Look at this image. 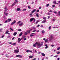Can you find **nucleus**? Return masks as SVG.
I'll return each mask as SVG.
<instances>
[{
    "instance_id": "obj_1",
    "label": "nucleus",
    "mask_w": 60,
    "mask_h": 60,
    "mask_svg": "<svg viewBox=\"0 0 60 60\" xmlns=\"http://www.w3.org/2000/svg\"><path fill=\"white\" fill-rule=\"evenodd\" d=\"M43 42H42L41 43L40 42H39L38 43L37 42L35 44H34L33 45V46L35 47H36V46H37H37L38 47V48H40L41 46H42L43 45Z\"/></svg>"
},
{
    "instance_id": "obj_2",
    "label": "nucleus",
    "mask_w": 60,
    "mask_h": 60,
    "mask_svg": "<svg viewBox=\"0 0 60 60\" xmlns=\"http://www.w3.org/2000/svg\"><path fill=\"white\" fill-rule=\"evenodd\" d=\"M14 52L15 53H18L19 52V49H17L15 50H14Z\"/></svg>"
},
{
    "instance_id": "obj_3",
    "label": "nucleus",
    "mask_w": 60,
    "mask_h": 60,
    "mask_svg": "<svg viewBox=\"0 0 60 60\" xmlns=\"http://www.w3.org/2000/svg\"><path fill=\"white\" fill-rule=\"evenodd\" d=\"M26 52H27V53H29V52H30L32 53H33V52L30 50H28L26 51Z\"/></svg>"
},
{
    "instance_id": "obj_4",
    "label": "nucleus",
    "mask_w": 60,
    "mask_h": 60,
    "mask_svg": "<svg viewBox=\"0 0 60 60\" xmlns=\"http://www.w3.org/2000/svg\"><path fill=\"white\" fill-rule=\"evenodd\" d=\"M16 22V21L15 20H14L13 22L11 24V25H12L13 24H14Z\"/></svg>"
},
{
    "instance_id": "obj_5",
    "label": "nucleus",
    "mask_w": 60,
    "mask_h": 60,
    "mask_svg": "<svg viewBox=\"0 0 60 60\" xmlns=\"http://www.w3.org/2000/svg\"><path fill=\"white\" fill-rule=\"evenodd\" d=\"M53 39V37H52V36H51L49 38V41H51L52 40V39Z\"/></svg>"
},
{
    "instance_id": "obj_6",
    "label": "nucleus",
    "mask_w": 60,
    "mask_h": 60,
    "mask_svg": "<svg viewBox=\"0 0 60 60\" xmlns=\"http://www.w3.org/2000/svg\"><path fill=\"white\" fill-rule=\"evenodd\" d=\"M34 18H32L31 19H30V22H32V21L34 20Z\"/></svg>"
},
{
    "instance_id": "obj_7",
    "label": "nucleus",
    "mask_w": 60,
    "mask_h": 60,
    "mask_svg": "<svg viewBox=\"0 0 60 60\" xmlns=\"http://www.w3.org/2000/svg\"><path fill=\"white\" fill-rule=\"evenodd\" d=\"M32 30V29H31L30 30H28L27 31V33H28V34H30V31H31Z\"/></svg>"
},
{
    "instance_id": "obj_8",
    "label": "nucleus",
    "mask_w": 60,
    "mask_h": 60,
    "mask_svg": "<svg viewBox=\"0 0 60 60\" xmlns=\"http://www.w3.org/2000/svg\"><path fill=\"white\" fill-rule=\"evenodd\" d=\"M17 34V32H15L13 34L14 36H15Z\"/></svg>"
},
{
    "instance_id": "obj_9",
    "label": "nucleus",
    "mask_w": 60,
    "mask_h": 60,
    "mask_svg": "<svg viewBox=\"0 0 60 60\" xmlns=\"http://www.w3.org/2000/svg\"><path fill=\"white\" fill-rule=\"evenodd\" d=\"M36 9H34L33 11H32L31 13H34V12L35 11H36Z\"/></svg>"
},
{
    "instance_id": "obj_10",
    "label": "nucleus",
    "mask_w": 60,
    "mask_h": 60,
    "mask_svg": "<svg viewBox=\"0 0 60 60\" xmlns=\"http://www.w3.org/2000/svg\"><path fill=\"white\" fill-rule=\"evenodd\" d=\"M41 55L42 56H45V54L43 53H41Z\"/></svg>"
},
{
    "instance_id": "obj_11",
    "label": "nucleus",
    "mask_w": 60,
    "mask_h": 60,
    "mask_svg": "<svg viewBox=\"0 0 60 60\" xmlns=\"http://www.w3.org/2000/svg\"><path fill=\"white\" fill-rule=\"evenodd\" d=\"M38 13L36 14V15L37 18H39V16L38 15Z\"/></svg>"
},
{
    "instance_id": "obj_12",
    "label": "nucleus",
    "mask_w": 60,
    "mask_h": 60,
    "mask_svg": "<svg viewBox=\"0 0 60 60\" xmlns=\"http://www.w3.org/2000/svg\"><path fill=\"white\" fill-rule=\"evenodd\" d=\"M23 22H21L20 24H19V26H21L22 25H23Z\"/></svg>"
},
{
    "instance_id": "obj_13",
    "label": "nucleus",
    "mask_w": 60,
    "mask_h": 60,
    "mask_svg": "<svg viewBox=\"0 0 60 60\" xmlns=\"http://www.w3.org/2000/svg\"><path fill=\"white\" fill-rule=\"evenodd\" d=\"M17 11H20V8H18L17 9Z\"/></svg>"
},
{
    "instance_id": "obj_14",
    "label": "nucleus",
    "mask_w": 60,
    "mask_h": 60,
    "mask_svg": "<svg viewBox=\"0 0 60 60\" xmlns=\"http://www.w3.org/2000/svg\"><path fill=\"white\" fill-rule=\"evenodd\" d=\"M8 22H10L11 21V19H8Z\"/></svg>"
},
{
    "instance_id": "obj_15",
    "label": "nucleus",
    "mask_w": 60,
    "mask_h": 60,
    "mask_svg": "<svg viewBox=\"0 0 60 60\" xmlns=\"http://www.w3.org/2000/svg\"><path fill=\"white\" fill-rule=\"evenodd\" d=\"M48 46V45L47 44H46L45 45V46H46V47H45V49H47L48 48V46Z\"/></svg>"
},
{
    "instance_id": "obj_16",
    "label": "nucleus",
    "mask_w": 60,
    "mask_h": 60,
    "mask_svg": "<svg viewBox=\"0 0 60 60\" xmlns=\"http://www.w3.org/2000/svg\"><path fill=\"white\" fill-rule=\"evenodd\" d=\"M8 14V13H5V12H4V15H5L6 16H7Z\"/></svg>"
},
{
    "instance_id": "obj_17",
    "label": "nucleus",
    "mask_w": 60,
    "mask_h": 60,
    "mask_svg": "<svg viewBox=\"0 0 60 60\" xmlns=\"http://www.w3.org/2000/svg\"><path fill=\"white\" fill-rule=\"evenodd\" d=\"M10 54V53H8V54H6V55H5V56H6V57H7L8 56V55Z\"/></svg>"
},
{
    "instance_id": "obj_18",
    "label": "nucleus",
    "mask_w": 60,
    "mask_h": 60,
    "mask_svg": "<svg viewBox=\"0 0 60 60\" xmlns=\"http://www.w3.org/2000/svg\"><path fill=\"white\" fill-rule=\"evenodd\" d=\"M45 22H46V20H43L42 22V23H45Z\"/></svg>"
},
{
    "instance_id": "obj_19",
    "label": "nucleus",
    "mask_w": 60,
    "mask_h": 60,
    "mask_svg": "<svg viewBox=\"0 0 60 60\" xmlns=\"http://www.w3.org/2000/svg\"><path fill=\"white\" fill-rule=\"evenodd\" d=\"M43 18L44 19H45V20H46V17H43Z\"/></svg>"
},
{
    "instance_id": "obj_20",
    "label": "nucleus",
    "mask_w": 60,
    "mask_h": 60,
    "mask_svg": "<svg viewBox=\"0 0 60 60\" xmlns=\"http://www.w3.org/2000/svg\"><path fill=\"white\" fill-rule=\"evenodd\" d=\"M22 35V32H21V33L19 34V37L21 36Z\"/></svg>"
},
{
    "instance_id": "obj_21",
    "label": "nucleus",
    "mask_w": 60,
    "mask_h": 60,
    "mask_svg": "<svg viewBox=\"0 0 60 60\" xmlns=\"http://www.w3.org/2000/svg\"><path fill=\"white\" fill-rule=\"evenodd\" d=\"M39 21H38V20L36 22V23H35L36 24H37L38 22H39Z\"/></svg>"
},
{
    "instance_id": "obj_22",
    "label": "nucleus",
    "mask_w": 60,
    "mask_h": 60,
    "mask_svg": "<svg viewBox=\"0 0 60 60\" xmlns=\"http://www.w3.org/2000/svg\"><path fill=\"white\" fill-rule=\"evenodd\" d=\"M29 58H32L33 57V56H29Z\"/></svg>"
},
{
    "instance_id": "obj_23",
    "label": "nucleus",
    "mask_w": 60,
    "mask_h": 60,
    "mask_svg": "<svg viewBox=\"0 0 60 60\" xmlns=\"http://www.w3.org/2000/svg\"><path fill=\"white\" fill-rule=\"evenodd\" d=\"M7 7H5V8H4L5 10V11H7Z\"/></svg>"
},
{
    "instance_id": "obj_24",
    "label": "nucleus",
    "mask_w": 60,
    "mask_h": 60,
    "mask_svg": "<svg viewBox=\"0 0 60 60\" xmlns=\"http://www.w3.org/2000/svg\"><path fill=\"white\" fill-rule=\"evenodd\" d=\"M42 33L43 34H44L45 33V31L44 30H42L41 31Z\"/></svg>"
},
{
    "instance_id": "obj_25",
    "label": "nucleus",
    "mask_w": 60,
    "mask_h": 60,
    "mask_svg": "<svg viewBox=\"0 0 60 60\" xmlns=\"http://www.w3.org/2000/svg\"><path fill=\"white\" fill-rule=\"evenodd\" d=\"M20 22H21V21H19L17 22V24H20Z\"/></svg>"
},
{
    "instance_id": "obj_26",
    "label": "nucleus",
    "mask_w": 60,
    "mask_h": 60,
    "mask_svg": "<svg viewBox=\"0 0 60 60\" xmlns=\"http://www.w3.org/2000/svg\"><path fill=\"white\" fill-rule=\"evenodd\" d=\"M16 2H15L13 3V4L12 5V6H14L16 4Z\"/></svg>"
},
{
    "instance_id": "obj_27",
    "label": "nucleus",
    "mask_w": 60,
    "mask_h": 60,
    "mask_svg": "<svg viewBox=\"0 0 60 60\" xmlns=\"http://www.w3.org/2000/svg\"><path fill=\"white\" fill-rule=\"evenodd\" d=\"M26 9H23L22 10V11H26Z\"/></svg>"
},
{
    "instance_id": "obj_28",
    "label": "nucleus",
    "mask_w": 60,
    "mask_h": 60,
    "mask_svg": "<svg viewBox=\"0 0 60 60\" xmlns=\"http://www.w3.org/2000/svg\"><path fill=\"white\" fill-rule=\"evenodd\" d=\"M22 56L19 55V57H20V58H22Z\"/></svg>"
},
{
    "instance_id": "obj_29",
    "label": "nucleus",
    "mask_w": 60,
    "mask_h": 60,
    "mask_svg": "<svg viewBox=\"0 0 60 60\" xmlns=\"http://www.w3.org/2000/svg\"><path fill=\"white\" fill-rule=\"evenodd\" d=\"M21 40H22V38H21V39H20V40H19V41H18V43H19V42H20V41H21Z\"/></svg>"
},
{
    "instance_id": "obj_30",
    "label": "nucleus",
    "mask_w": 60,
    "mask_h": 60,
    "mask_svg": "<svg viewBox=\"0 0 60 60\" xmlns=\"http://www.w3.org/2000/svg\"><path fill=\"white\" fill-rule=\"evenodd\" d=\"M16 44V43H14L13 44H12V45H15Z\"/></svg>"
},
{
    "instance_id": "obj_31",
    "label": "nucleus",
    "mask_w": 60,
    "mask_h": 60,
    "mask_svg": "<svg viewBox=\"0 0 60 60\" xmlns=\"http://www.w3.org/2000/svg\"><path fill=\"white\" fill-rule=\"evenodd\" d=\"M17 30L18 31H21V30L20 29H18Z\"/></svg>"
},
{
    "instance_id": "obj_32",
    "label": "nucleus",
    "mask_w": 60,
    "mask_h": 60,
    "mask_svg": "<svg viewBox=\"0 0 60 60\" xmlns=\"http://www.w3.org/2000/svg\"><path fill=\"white\" fill-rule=\"evenodd\" d=\"M9 31L8 30L6 32V33L5 34H7L9 32Z\"/></svg>"
},
{
    "instance_id": "obj_33",
    "label": "nucleus",
    "mask_w": 60,
    "mask_h": 60,
    "mask_svg": "<svg viewBox=\"0 0 60 60\" xmlns=\"http://www.w3.org/2000/svg\"><path fill=\"white\" fill-rule=\"evenodd\" d=\"M53 3L54 4H56V1H54L53 2Z\"/></svg>"
},
{
    "instance_id": "obj_34",
    "label": "nucleus",
    "mask_w": 60,
    "mask_h": 60,
    "mask_svg": "<svg viewBox=\"0 0 60 60\" xmlns=\"http://www.w3.org/2000/svg\"><path fill=\"white\" fill-rule=\"evenodd\" d=\"M28 8L29 9H31V7L30 6H28Z\"/></svg>"
},
{
    "instance_id": "obj_35",
    "label": "nucleus",
    "mask_w": 60,
    "mask_h": 60,
    "mask_svg": "<svg viewBox=\"0 0 60 60\" xmlns=\"http://www.w3.org/2000/svg\"><path fill=\"white\" fill-rule=\"evenodd\" d=\"M51 26H50L49 27V30H50L51 29Z\"/></svg>"
},
{
    "instance_id": "obj_36",
    "label": "nucleus",
    "mask_w": 60,
    "mask_h": 60,
    "mask_svg": "<svg viewBox=\"0 0 60 60\" xmlns=\"http://www.w3.org/2000/svg\"><path fill=\"white\" fill-rule=\"evenodd\" d=\"M34 35H32V34H31L30 35V37H32V36H34Z\"/></svg>"
},
{
    "instance_id": "obj_37",
    "label": "nucleus",
    "mask_w": 60,
    "mask_h": 60,
    "mask_svg": "<svg viewBox=\"0 0 60 60\" xmlns=\"http://www.w3.org/2000/svg\"><path fill=\"white\" fill-rule=\"evenodd\" d=\"M25 37H26V36H22V39H23L24 38H25Z\"/></svg>"
},
{
    "instance_id": "obj_38",
    "label": "nucleus",
    "mask_w": 60,
    "mask_h": 60,
    "mask_svg": "<svg viewBox=\"0 0 60 60\" xmlns=\"http://www.w3.org/2000/svg\"><path fill=\"white\" fill-rule=\"evenodd\" d=\"M46 6L47 7H48L49 6V4H48L46 5Z\"/></svg>"
},
{
    "instance_id": "obj_39",
    "label": "nucleus",
    "mask_w": 60,
    "mask_h": 60,
    "mask_svg": "<svg viewBox=\"0 0 60 60\" xmlns=\"http://www.w3.org/2000/svg\"><path fill=\"white\" fill-rule=\"evenodd\" d=\"M60 49V47H59L57 49V50H59Z\"/></svg>"
},
{
    "instance_id": "obj_40",
    "label": "nucleus",
    "mask_w": 60,
    "mask_h": 60,
    "mask_svg": "<svg viewBox=\"0 0 60 60\" xmlns=\"http://www.w3.org/2000/svg\"><path fill=\"white\" fill-rule=\"evenodd\" d=\"M55 20H56L55 19H53L52 20V21H54Z\"/></svg>"
},
{
    "instance_id": "obj_41",
    "label": "nucleus",
    "mask_w": 60,
    "mask_h": 60,
    "mask_svg": "<svg viewBox=\"0 0 60 60\" xmlns=\"http://www.w3.org/2000/svg\"><path fill=\"white\" fill-rule=\"evenodd\" d=\"M48 39L46 40L45 41V42H48Z\"/></svg>"
},
{
    "instance_id": "obj_42",
    "label": "nucleus",
    "mask_w": 60,
    "mask_h": 60,
    "mask_svg": "<svg viewBox=\"0 0 60 60\" xmlns=\"http://www.w3.org/2000/svg\"><path fill=\"white\" fill-rule=\"evenodd\" d=\"M36 31V30H33V32H35Z\"/></svg>"
},
{
    "instance_id": "obj_43",
    "label": "nucleus",
    "mask_w": 60,
    "mask_h": 60,
    "mask_svg": "<svg viewBox=\"0 0 60 60\" xmlns=\"http://www.w3.org/2000/svg\"><path fill=\"white\" fill-rule=\"evenodd\" d=\"M27 34H28L27 32H25L24 34L25 35H27Z\"/></svg>"
},
{
    "instance_id": "obj_44",
    "label": "nucleus",
    "mask_w": 60,
    "mask_h": 60,
    "mask_svg": "<svg viewBox=\"0 0 60 60\" xmlns=\"http://www.w3.org/2000/svg\"><path fill=\"white\" fill-rule=\"evenodd\" d=\"M58 15L59 16L60 15V11H59L58 13Z\"/></svg>"
},
{
    "instance_id": "obj_45",
    "label": "nucleus",
    "mask_w": 60,
    "mask_h": 60,
    "mask_svg": "<svg viewBox=\"0 0 60 60\" xmlns=\"http://www.w3.org/2000/svg\"><path fill=\"white\" fill-rule=\"evenodd\" d=\"M3 29V28H2L0 29V32H2V30Z\"/></svg>"
},
{
    "instance_id": "obj_46",
    "label": "nucleus",
    "mask_w": 60,
    "mask_h": 60,
    "mask_svg": "<svg viewBox=\"0 0 60 60\" xmlns=\"http://www.w3.org/2000/svg\"><path fill=\"white\" fill-rule=\"evenodd\" d=\"M57 56H58V55H57L56 56H54V57H57Z\"/></svg>"
},
{
    "instance_id": "obj_47",
    "label": "nucleus",
    "mask_w": 60,
    "mask_h": 60,
    "mask_svg": "<svg viewBox=\"0 0 60 60\" xmlns=\"http://www.w3.org/2000/svg\"><path fill=\"white\" fill-rule=\"evenodd\" d=\"M8 22V21L7 20L6 21L4 22V23H7V22Z\"/></svg>"
},
{
    "instance_id": "obj_48",
    "label": "nucleus",
    "mask_w": 60,
    "mask_h": 60,
    "mask_svg": "<svg viewBox=\"0 0 60 60\" xmlns=\"http://www.w3.org/2000/svg\"><path fill=\"white\" fill-rule=\"evenodd\" d=\"M33 28L34 29H36L35 27H33Z\"/></svg>"
},
{
    "instance_id": "obj_49",
    "label": "nucleus",
    "mask_w": 60,
    "mask_h": 60,
    "mask_svg": "<svg viewBox=\"0 0 60 60\" xmlns=\"http://www.w3.org/2000/svg\"><path fill=\"white\" fill-rule=\"evenodd\" d=\"M51 46L52 47H53L54 46V45H51Z\"/></svg>"
},
{
    "instance_id": "obj_50",
    "label": "nucleus",
    "mask_w": 60,
    "mask_h": 60,
    "mask_svg": "<svg viewBox=\"0 0 60 60\" xmlns=\"http://www.w3.org/2000/svg\"><path fill=\"white\" fill-rule=\"evenodd\" d=\"M19 55H17L16 56V57H19Z\"/></svg>"
},
{
    "instance_id": "obj_51",
    "label": "nucleus",
    "mask_w": 60,
    "mask_h": 60,
    "mask_svg": "<svg viewBox=\"0 0 60 60\" xmlns=\"http://www.w3.org/2000/svg\"><path fill=\"white\" fill-rule=\"evenodd\" d=\"M36 59L35 58H34L32 60H36Z\"/></svg>"
},
{
    "instance_id": "obj_52",
    "label": "nucleus",
    "mask_w": 60,
    "mask_h": 60,
    "mask_svg": "<svg viewBox=\"0 0 60 60\" xmlns=\"http://www.w3.org/2000/svg\"><path fill=\"white\" fill-rule=\"evenodd\" d=\"M52 7L53 8H54V7H55V5H53L52 6Z\"/></svg>"
},
{
    "instance_id": "obj_53",
    "label": "nucleus",
    "mask_w": 60,
    "mask_h": 60,
    "mask_svg": "<svg viewBox=\"0 0 60 60\" xmlns=\"http://www.w3.org/2000/svg\"><path fill=\"white\" fill-rule=\"evenodd\" d=\"M10 29L11 30V31H13V29H12L11 28H10Z\"/></svg>"
},
{
    "instance_id": "obj_54",
    "label": "nucleus",
    "mask_w": 60,
    "mask_h": 60,
    "mask_svg": "<svg viewBox=\"0 0 60 60\" xmlns=\"http://www.w3.org/2000/svg\"><path fill=\"white\" fill-rule=\"evenodd\" d=\"M24 41H26V38H25L24 39Z\"/></svg>"
},
{
    "instance_id": "obj_55",
    "label": "nucleus",
    "mask_w": 60,
    "mask_h": 60,
    "mask_svg": "<svg viewBox=\"0 0 60 60\" xmlns=\"http://www.w3.org/2000/svg\"><path fill=\"white\" fill-rule=\"evenodd\" d=\"M49 12H52V11L51 10H50Z\"/></svg>"
},
{
    "instance_id": "obj_56",
    "label": "nucleus",
    "mask_w": 60,
    "mask_h": 60,
    "mask_svg": "<svg viewBox=\"0 0 60 60\" xmlns=\"http://www.w3.org/2000/svg\"><path fill=\"white\" fill-rule=\"evenodd\" d=\"M48 15H50V14H51L49 13H47Z\"/></svg>"
},
{
    "instance_id": "obj_57",
    "label": "nucleus",
    "mask_w": 60,
    "mask_h": 60,
    "mask_svg": "<svg viewBox=\"0 0 60 60\" xmlns=\"http://www.w3.org/2000/svg\"><path fill=\"white\" fill-rule=\"evenodd\" d=\"M60 52H58L57 53V54H60Z\"/></svg>"
},
{
    "instance_id": "obj_58",
    "label": "nucleus",
    "mask_w": 60,
    "mask_h": 60,
    "mask_svg": "<svg viewBox=\"0 0 60 60\" xmlns=\"http://www.w3.org/2000/svg\"><path fill=\"white\" fill-rule=\"evenodd\" d=\"M50 18V16H48V19H49V18Z\"/></svg>"
},
{
    "instance_id": "obj_59",
    "label": "nucleus",
    "mask_w": 60,
    "mask_h": 60,
    "mask_svg": "<svg viewBox=\"0 0 60 60\" xmlns=\"http://www.w3.org/2000/svg\"><path fill=\"white\" fill-rule=\"evenodd\" d=\"M54 13H55V14H56L57 13H56V11H54Z\"/></svg>"
},
{
    "instance_id": "obj_60",
    "label": "nucleus",
    "mask_w": 60,
    "mask_h": 60,
    "mask_svg": "<svg viewBox=\"0 0 60 60\" xmlns=\"http://www.w3.org/2000/svg\"><path fill=\"white\" fill-rule=\"evenodd\" d=\"M15 1L16 2H18V0H15Z\"/></svg>"
},
{
    "instance_id": "obj_61",
    "label": "nucleus",
    "mask_w": 60,
    "mask_h": 60,
    "mask_svg": "<svg viewBox=\"0 0 60 60\" xmlns=\"http://www.w3.org/2000/svg\"><path fill=\"white\" fill-rule=\"evenodd\" d=\"M20 40V38H18V41H19V40Z\"/></svg>"
},
{
    "instance_id": "obj_62",
    "label": "nucleus",
    "mask_w": 60,
    "mask_h": 60,
    "mask_svg": "<svg viewBox=\"0 0 60 60\" xmlns=\"http://www.w3.org/2000/svg\"><path fill=\"white\" fill-rule=\"evenodd\" d=\"M45 40H46V38H44L43 39V40H44V41H45Z\"/></svg>"
},
{
    "instance_id": "obj_63",
    "label": "nucleus",
    "mask_w": 60,
    "mask_h": 60,
    "mask_svg": "<svg viewBox=\"0 0 60 60\" xmlns=\"http://www.w3.org/2000/svg\"><path fill=\"white\" fill-rule=\"evenodd\" d=\"M39 12V10H38L37 11V12Z\"/></svg>"
},
{
    "instance_id": "obj_64",
    "label": "nucleus",
    "mask_w": 60,
    "mask_h": 60,
    "mask_svg": "<svg viewBox=\"0 0 60 60\" xmlns=\"http://www.w3.org/2000/svg\"><path fill=\"white\" fill-rule=\"evenodd\" d=\"M4 35H3L2 36V37L1 38H4Z\"/></svg>"
}]
</instances>
